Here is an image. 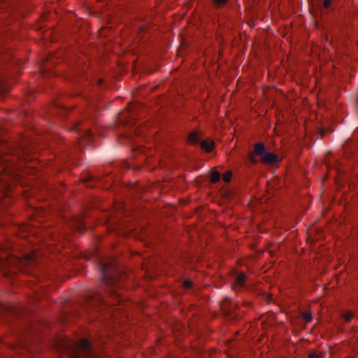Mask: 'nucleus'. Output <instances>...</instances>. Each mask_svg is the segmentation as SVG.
I'll use <instances>...</instances> for the list:
<instances>
[{
	"mask_svg": "<svg viewBox=\"0 0 358 358\" xmlns=\"http://www.w3.org/2000/svg\"><path fill=\"white\" fill-rule=\"evenodd\" d=\"M331 6V0H324L323 1V8L325 9H328Z\"/></svg>",
	"mask_w": 358,
	"mask_h": 358,
	"instance_id": "obj_16",
	"label": "nucleus"
},
{
	"mask_svg": "<svg viewBox=\"0 0 358 358\" xmlns=\"http://www.w3.org/2000/svg\"><path fill=\"white\" fill-rule=\"evenodd\" d=\"M71 130L76 131L77 134V143L79 148L90 144L94 141V133L91 131V129L80 122L73 124Z\"/></svg>",
	"mask_w": 358,
	"mask_h": 358,
	"instance_id": "obj_5",
	"label": "nucleus"
},
{
	"mask_svg": "<svg viewBox=\"0 0 358 358\" xmlns=\"http://www.w3.org/2000/svg\"><path fill=\"white\" fill-rule=\"evenodd\" d=\"M345 155H347V157H348V154L347 153V148H345Z\"/></svg>",
	"mask_w": 358,
	"mask_h": 358,
	"instance_id": "obj_21",
	"label": "nucleus"
},
{
	"mask_svg": "<svg viewBox=\"0 0 358 358\" xmlns=\"http://www.w3.org/2000/svg\"><path fill=\"white\" fill-rule=\"evenodd\" d=\"M214 5L216 8H221L222 6H224L228 0H213Z\"/></svg>",
	"mask_w": 358,
	"mask_h": 358,
	"instance_id": "obj_10",
	"label": "nucleus"
},
{
	"mask_svg": "<svg viewBox=\"0 0 358 358\" xmlns=\"http://www.w3.org/2000/svg\"><path fill=\"white\" fill-rule=\"evenodd\" d=\"M357 104H358V99H357Z\"/></svg>",
	"mask_w": 358,
	"mask_h": 358,
	"instance_id": "obj_23",
	"label": "nucleus"
},
{
	"mask_svg": "<svg viewBox=\"0 0 358 358\" xmlns=\"http://www.w3.org/2000/svg\"><path fill=\"white\" fill-rule=\"evenodd\" d=\"M220 173L217 171H215L211 175V181L213 182H217L220 180Z\"/></svg>",
	"mask_w": 358,
	"mask_h": 358,
	"instance_id": "obj_11",
	"label": "nucleus"
},
{
	"mask_svg": "<svg viewBox=\"0 0 358 358\" xmlns=\"http://www.w3.org/2000/svg\"><path fill=\"white\" fill-rule=\"evenodd\" d=\"M64 350L69 354V358H94V353L90 342L85 338L79 341H64Z\"/></svg>",
	"mask_w": 358,
	"mask_h": 358,
	"instance_id": "obj_3",
	"label": "nucleus"
},
{
	"mask_svg": "<svg viewBox=\"0 0 358 358\" xmlns=\"http://www.w3.org/2000/svg\"><path fill=\"white\" fill-rule=\"evenodd\" d=\"M343 320L346 322H350L353 317V313L352 312H348L346 313L343 314L342 315Z\"/></svg>",
	"mask_w": 358,
	"mask_h": 358,
	"instance_id": "obj_12",
	"label": "nucleus"
},
{
	"mask_svg": "<svg viewBox=\"0 0 358 358\" xmlns=\"http://www.w3.org/2000/svg\"><path fill=\"white\" fill-rule=\"evenodd\" d=\"M308 358H323V357L317 352H312L308 355Z\"/></svg>",
	"mask_w": 358,
	"mask_h": 358,
	"instance_id": "obj_15",
	"label": "nucleus"
},
{
	"mask_svg": "<svg viewBox=\"0 0 358 358\" xmlns=\"http://www.w3.org/2000/svg\"><path fill=\"white\" fill-rule=\"evenodd\" d=\"M7 262L3 259V257H0V266H3Z\"/></svg>",
	"mask_w": 358,
	"mask_h": 358,
	"instance_id": "obj_19",
	"label": "nucleus"
},
{
	"mask_svg": "<svg viewBox=\"0 0 358 358\" xmlns=\"http://www.w3.org/2000/svg\"><path fill=\"white\" fill-rule=\"evenodd\" d=\"M188 141L189 143L191 144L200 145L201 148L203 149L207 152H211L214 148V142L213 141H201V139L199 137L197 131H192L189 133L188 135Z\"/></svg>",
	"mask_w": 358,
	"mask_h": 358,
	"instance_id": "obj_6",
	"label": "nucleus"
},
{
	"mask_svg": "<svg viewBox=\"0 0 358 358\" xmlns=\"http://www.w3.org/2000/svg\"><path fill=\"white\" fill-rule=\"evenodd\" d=\"M259 161L265 164H275L279 162L278 157L271 152H268L263 143L255 144L253 151L248 154V160L252 164L258 163Z\"/></svg>",
	"mask_w": 358,
	"mask_h": 358,
	"instance_id": "obj_4",
	"label": "nucleus"
},
{
	"mask_svg": "<svg viewBox=\"0 0 358 358\" xmlns=\"http://www.w3.org/2000/svg\"><path fill=\"white\" fill-rule=\"evenodd\" d=\"M183 286L185 289H189L192 287V282L190 280H185L183 283Z\"/></svg>",
	"mask_w": 358,
	"mask_h": 358,
	"instance_id": "obj_17",
	"label": "nucleus"
},
{
	"mask_svg": "<svg viewBox=\"0 0 358 358\" xmlns=\"http://www.w3.org/2000/svg\"><path fill=\"white\" fill-rule=\"evenodd\" d=\"M57 106L59 108H62L64 110H66V108H63L62 106H60L59 104H57Z\"/></svg>",
	"mask_w": 358,
	"mask_h": 358,
	"instance_id": "obj_20",
	"label": "nucleus"
},
{
	"mask_svg": "<svg viewBox=\"0 0 358 358\" xmlns=\"http://www.w3.org/2000/svg\"><path fill=\"white\" fill-rule=\"evenodd\" d=\"M28 142L22 140L20 142H8L0 137V203L2 197L9 196L11 182L20 180L18 171L20 166L17 161L30 159Z\"/></svg>",
	"mask_w": 358,
	"mask_h": 358,
	"instance_id": "obj_1",
	"label": "nucleus"
},
{
	"mask_svg": "<svg viewBox=\"0 0 358 358\" xmlns=\"http://www.w3.org/2000/svg\"><path fill=\"white\" fill-rule=\"evenodd\" d=\"M302 317L306 322H309L312 320V315L310 313H303Z\"/></svg>",
	"mask_w": 358,
	"mask_h": 358,
	"instance_id": "obj_14",
	"label": "nucleus"
},
{
	"mask_svg": "<svg viewBox=\"0 0 358 358\" xmlns=\"http://www.w3.org/2000/svg\"><path fill=\"white\" fill-rule=\"evenodd\" d=\"M232 173L231 171H227L226 173L223 175V180L226 182H229L231 180Z\"/></svg>",
	"mask_w": 358,
	"mask_h": 358,
	"instance_id": "obj_13",
	"label": "nucleus"
},
{
	"mask_svg": "<svg viewBox=\"0 0 358 358\" xmlns=\"http://www.w3.org/2000/svg\"><path fill=\"white\" fill-rule=\"evenodd\" d=\"M222 308L224 309V312L226 313L227 315H229L231 314V308H228L226 306L225 303L222 306Z\"/></svg>",
	"mask_w": 358,
	"mask_h": 358,
	"instance_id": "obj_18",
	"label": "nucleus"
},
{
	"mask_svg": "<svg viewBox=\"0 0 358 358\" xmlns=\"http://www.w3.org/2000/svg\"><path fill=\"white\" fill-rule=\"evenodd\" d=\"M246 281V275L243 273H239L235 279L236 286L241 288L245 285V282Z\"/></svg>",
	"mask_w": 358,
	"mask_h": 358,
	"instance_id": "obj_9",
	"label": "nucleus"
},
{
	"mask_svg": "<svg viewBox=\"0 0 358 358\" xmlns=\"http://www.w3.org/2000/svg\"><path fill=\"white\" fill-rule=\"evenodd\" d=\"M98 81H99V85H101V84L103 83V80H101V79H99Z\"/></svg>",
	"mask_w": 358,
	"mask_h": 358,
	"instance_id": "obj_22",
	"label": "nucleus"
},
{
	"mask_svg": "<svg viewBox=\"0 0 358 358\" xmlns=\"http://www.w3.org/2000/svg\"><path fill=\"white\" fill-rule=\"evenodd\" d=\"M70 227L76 231H81L85 230V222L83 217L74 215L70 221Z\"/></svg>",
	"mask_w": 358,
	"mask_h": 358,
	"instance_id": "obj_8",
	"label": "nucleus"
},
{
	"mask_svg": "<svg viewBox=\"0 0 358 358\" xmlns=\"http://www.w3.org/2000/svg\"><path fill=\"white\" fill-rule=\"evenodd\" d=\"M137 106H131V108L126 111H123L119 114L117 117V122L119 124H122L124 126H134V118L131 115L136 110V107Z\"/></svg>",
	"mask_w": 358,
	"mask_h": 358,
	"instance_id": "obj_7",
	"label": "nucleus"
},
{
	"mask_svg": "<svg viewBox=\"0 0 358 358\" xmlns=\"http://www.w3.org/2000/svg\"><path fill=\"white\" fill-rule=\"evenodd\" d=\"M100 271L103 283L106 287L107 299L102 294L96 292L88 299L87 303L94 307L114 306L117 303L124 308V305L122 304L123 299L121 298V294L117 292L116 289L122 286L127 278V275L110 262L102 264Z\"/></svg>",
	"mask_w": 358,
	"mask_h": 358,
	"instance_id": "obj_2",
	"label": "nucleus"
}]
</instances>
